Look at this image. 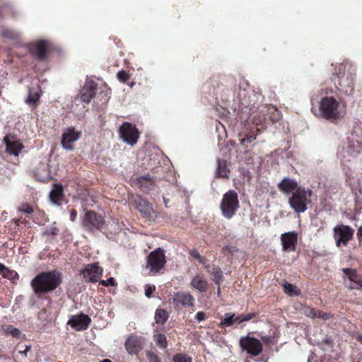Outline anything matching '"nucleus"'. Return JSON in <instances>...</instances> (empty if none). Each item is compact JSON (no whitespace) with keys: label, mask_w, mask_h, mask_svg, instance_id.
Returning <instances> with one entry per match:
<instances>
[{"label":"nucleus","mask_w":362,"mask_h":362,"mask_svg":"<svg viewBox=\"0 0 362 362\" xmlns=\"http://www.w3.org/2000/svg\"><path fill=\"white\" fill-rule=\"evenodd\" d=\"M318 117L332 124H338L346 115L347 107L345 102L333 96H325L319 102Z\"/></svg>","instance_id":"obj_1"},{"label":"nucleus","mask_w":362,"mask_h":362,"mask_svg":"<svg viewBox=\"0 0 362 362\" xmlns=\"http://www.w3.org/2000/svg\"><path fill=\"white\" fill-rule=\"evenodd\" d=\"M62 282V274L57 269L42 272L37 274L30 285L35 294L41 298L42 296L54 291Z\"/></svg>","instance_id":"obj_2"},{"label":"nucleus","mask_w":362,"mask_h":362,"mask_svg":"<svg viewBox=\"0 0 362 362\" xmlns=\"http://www.w3.org/2000/svg\"><path fill=\"white\" fill-rule=\"evenodd\" d=\"M356 69L351 65L339 64L336 69V74L332 78L336 88L346 95H351L354 92V80Z\"/></svg>","instance_id":"obj_3"},{"label":"nucleus","mask_w":362,"mask_h":362,"mask_svg":"<svg viewBox=\"0 0 362 362\" xmlns=\"http://www.w3.org/2000/svg\"><path fill=\"white\" fill-rule=\"evenodd\" d=\"M312 191L305 187H300L293 192L288 198V204L296 213H303L308 209V206L311 203Z\"/></svg>","instance_id":"obj_4"},{"label":"nucleus","mask_w":362,"mask_h":362,"mask_svg":"<svg viewBox=\"0 0 362 362\" xmlns=\"http://www.w3.org/2000/svg\"><path fill=\"white\" fill-rule=\"evenodd\" d=\"M106 221L105 217L94 210H86L81 217V226L83 229L90 233L102 231L105 228Z\"/></svg>","instance_id":"obj_5"},{"label":"nucleus","mask_w":362,"mask_h":362,"mask_svg":"<svg viewBox=\"0 0 362 362\" xmlns=\"http://www.w3.org/2000/svg\"><path fill=\"white\" fill-rule=\"evenodd\" d=\"M240 208V202L238 193L230 189L223 195L220 203V209L223 217L230 219L236 214Z\"/></svg>","instance_id":"obj_6"},{"label":"nucleus","mask_w":362,"mask_h":362,"mask_svg":"<svg viewBox=\"0 0 362 362\" xmlns=\"http://www.w3.org/2000/svg\"><path fill=\"white\" fill-rule=\"evenodd\" d=\"M240 346L243 351L251 356H257L263 351V344L257 338L247 335L240 339Z\"/></svg>","instance_id":"obj_7"},{"label":"nucleus","mask_w":362,"mask_h":362,"mask_svg":"<svg viewBox=\"0 0 362 362\" xmlns=\"http://www.w3.org/2000/svg\"><path fill=\"white\" fill-rule=\"evenodd\" d=\"M166 263L164 251L157 248L150 252L147 257L146 267L153 274L158 273Z\"/></svg>","instance_id":"obj_8"},{"label":"nucleus","mask_w":362,"mask_h":362,"mask_svg":"<svg viewBox=\"0 0 362 362\" xmlns=\"http://www.w3.org/2000/svg\"><path fill=\"white\" fill-rule=\"evenodd\" d=\"M120 137L131 146L136 144L139 137V132L135 124L128 122H124L119 129Z\"/></svg>","instance_id":"obj_9"},{"label":"nucleus","mask_w":362,"mask_h":362,"mask_svg":"<svg viewBox=\"0 0 362 362\" xmlns=\"http://www.w3.org/2000/svg\"><path fill=\"white\" fill-rule=\"evenodd\" d=\"M51 49V45L45 40H40L29 46L30 53L38 61L47 59Z\"/></svg>","instance_id":"obj_10"},{"label":"nucleus","mask_w":362,"mask_h":362,"mask_svg":"<svg viewBox=\"0 0 362 362\" xmlns=\"http://www.w3.org/2000/svg\"><path fill=\"white\" fill-rule=\"evenodd\" d=\"M129 199L130 204L134 206L143 217L149 220L154 218L155 211L146 200L142 199L139 195H132Z\"/></svg>","instance_id":"obj_11"},{"label":"nucleus","mask_w":362,"mask_h":362,"mask_svg":"<svg viewBox=\"0 0 362 362\" xmlns=\"http://www.w3.org/2000/svg\"><path fill=\"white\" fill-rule=\"evenodd\" d=\"M354 234V230L349 226L339 225L334 228V238L337 247L341 245L346 246L349 240H351Z\"/></svg>","instance_id":"obj_12"},{"label":"nucleus","mask_w":362,"mask_h":362,"mask_svg":"<svg viewBox=\"0 0 362 362\" xmlns=\"http://www.w3.org/2000/svg\"><path fill=\"white\" fill-rule=\"evenodd\" d=\"M103 269L98 266V263L88 264L81 273L86 281L96 283L103 275Z\"/></svg>","instance_id":"obj_13"},{"label":"nucleus","mask_w":362,"mask_h":362,"mask_svg":"<svg viewBox=\"0 0 362 362\" xmlns=\"http://www.w3.org/2000/svg\"><path fill=\"white\" fill-rule=\"evenodd\" d=\"M173 301L175 309H180L183 307H192L194 305L195 299L192 295L187 291H178L174 293Z\"/></svg>","instance_id":"obj_14"},{"label":"nucleus","mask_w":362,"mask_h":362,"mask_svg":"<svg viewBox=\"0 0 362 362\" xmlns=\"http://www.w3.org/2000/svg\"><path fill=\"white\" fill-rule=\"evenodd\" d=\"M91 323L90 317L84 314L80 313L78 315H71L67 322V325H70L76 331L86 330Z\"/></svg>","instance_id":"obj_15"},{"label":"nucleus","mask_w":362,"mask_h":362,"mask_svg":"<svg viewBox=\"0 0 362 362\" xmlns=\"http://www.w3.org/2000/svg\"><path fill=\"white\" fill-rule=\"evenodd\" d=\"M81 135V132L76 131L74 127H68L62 135V146L66 150H73L72 144L76 141Z\"/></svg>","instance_id":"obj_16"},{"label":"nucleus","mask_w":362,"mask_h":362,"mask_svg":"<svg viewBox=\"0 0 362 362\" xmlns=\"http://www.w3.org/2000/svg\"><path fill=\"white\" fill-rule=\"evenodd\" d=\"M144 341L141 337L129 336L125 341L124 347L127 353L132 356L137 355L143 349Z\"/></svg>","instance_id":"obj_17"},{"label":"nucleus","mask_w":362,"mask_h":362,"mask_svg":"<svg viewBox=\"0 0 362 362\" xmlns=\"http://www.w3.org/2000/svg\"><path fill=\"white\" fill-rule=\"evenodd\" d=\"M4 143L6 146V152L11 156H18L24 147L19 140L14 139V137L11 134L4 136Z\"/></svg>","instance_id":"obj_18"},{"label":"nucleus","mask_w":362,"mask_h":362,"mask_svg":"<svg viewBox=\"0 0 362 362\" xmlns=\"http://www.w3.org/2000/svg\"><path fill=\"white\" fill-rule=\"evenodd\" d=\"M341 272L346 276L348 279L356 284L346 286L349 290H362V275L358 273L356 269L351 268H342Z\"/></svg>","instance_id":"obj_19"},{"label":"nucleus","mask_w":362,"mask_h":362,"mask_svg":"<svg viewBox=\"0 0 362 362\" xmlns=\"http://www.w3.org/2000/svg\"><path fill=\"white\" fill-rule=\"evenodd\" d=\"M98 90V85L93 81H89L83 87L80 92V97L82 102L89 103L91 99L94 98Z\"/></svg>","instance_id":"obj_20"},{"label":"nucleus","mask_w":362,"mask_h":362,"mask_svg":"<svg viewBox=\"0 0 362 362\" xmlns=\"http://www.w3.org/2000/svg\"><path fill=\"white\" fill-rule=\"evenodd\" d=\"M282 247L284 251H295L298 243V235L295 231L288 232L281 235Z\"/></svg>","instance_id":"obj_21"},{"label":"nucleus","mask_w":362,"mask_h":362,"mask_svg":"<svg viewBox=\"0 0 362 362\" xmlns=\"http://www.w3.org/2000/svg\"><path fill=\"white\" fill-rule=\"evenodd\" d=\"M277 187L283 194L288 195L296 192L300 186H298V183L296 180L285 177L277 185Z\"/></svg>","instance_id":"obj_22"},{"label":"nucleus","mask_w":362,"mask_h":362,"mask_svg":"<svg viewBox=\"0 0 362 362\" xmlns=\"http://www.w3.org/2000/svg\"><path fill=\"white\" fill-rule=\"evenodd\" d=\"M111 90L107 87V84L104 83L100 87V91L96 93L95 96L94 103L100 107H103L106 105L109 99L110 98Z\"/></svg>","instance_id":"obj_23"},{"label":"nucleus","mask_w":362,"mask_h":362,"mask_svg":"<svg viewBox=\"0 0 362 362\" xmlns=\"http://www.w3.org/2000/svg\"><path fill=\"white\" fill-rule=\"evenodd\" d=\"M64 199V188L62 183H55L53 189L49 193V199L51 202L57 206H61Z\"/></svg>","instance_id":"obj_24"},{"label":"nucleus","mask_w":362,"mask_h":362,"mask_svg":"<svg viewBox=\"0 0 362 362\" xmlns=\"http://www.w3.org/2000/svg\"><path fill=\"white\" fill-rule=\"evenodd\" d=\"M207 272L211 276V279L216 285H219L223 281V274L221 269L215 264H207L204 266Z\"/></svg>","instance_id":"obj_25"},{"label":"nucleus","mask_w":362,"mask_h":362,"mask_svg":"<svg viewBox=\"0 0 362 362\" xmlns=\"http://www.w3.org/2000/svg\"><path fill=\"white\" fill-rule=\"evenodd\" d=\"M137 184L144 192H148L155 188L156 180L150 175H145L137 178Z\"/></svg>","instance_id":"obj_26"},{"label":"nucleus","mask_w":362,"mask_h":362,"mask_svg":"<svg viewBox=\"0 0 362 362\" xmlns=\"http://www.w3.org/2000/svg\"><path fill=\"white\" fill-rule=\"evenodd\" d=\"M190 286L192 288L199 291V292L204 293L207 291L209 283L202 276L196 275L191 280Z\"/></svg>","instance_id":"obj_27"},{"label":"nucleus","mask_w":362,"mask_h":362,"mask_svg":"<svg viewBox=\"0 0 362 362\" xmlns=\"http://www.w3.org/2000/svg\"><path fill=\"white\" fill-rule=\"evenodd\" d=\"M230 170L228 167L226 160L218 159L217 160V168L216 175L217 177L228 178Z\"/></svg>","instance_id":"obj_28"},{"label":"nucleus","mask_w":362,"mask_h":362,"mask_svg":"<svg viewBox=\"0 0 362 362\" xmlns=\"http://www.w3.org/2000/svg\"><path fill=\"white\" fill-rule=\"evenodd\" d=\"M236 322L239 324L238 315L236 316L235 313H227L225 314V317L221 320L219 327H228L233 326Z\"/></svg>","instance_id":"obj_29"},{"label":"nucleus","mask_w":362,"mask_h":362,"mask_svg":"<svg viewBox=\"0 0 362 362\" xmlns=\"http://www.w3.org/2000/svg\"><path fill=\"white\" fill-rule=\"evenodd\" d=\"M271 109L274 108L266 106L262 107V109L259 112V115H255L253 117V124L256 126L262 125L267 120V116Z\"/></svg>","instance_id":"obj_30"},{"label":"nucleus","mask_w":362,"mask_h":362,"mask_svg":"<svg viewBox=\"0 0 362 362\" xmlns=\"http://www.w3.org/2000/svg\"><path fill=\"white\" fill-rule=\"evenodd\" d=\"M260 132V129L259 128H256V133L254 134L253 132H249V133H247V134H245V133H240L238 134V138H239V140L240 141V144L242 146H245L246 147H247V145L246 144V143H251L252 141H253L254 140L256 139V136L257 134H259Z\"/></svg>","instance_id":"obj_31"},{"label":"nucleus","mask_w":362,"mask_h":362,"mask_svg":"<svg viewBox=\"0 0 362 362\" xmlns=\"http://www.w3.org/2000/svg\"><path fill=\"white\" fill-rule=\"evenodd\" d=\"M169 317V313L162 308H157L155 312V322L158 325H163Z\"/></svg>","instance_id":"obj_32"},{"label":"nucleus","mask_w":362,"mask_h":362,"mask_svg":"<svg viewBox=\"0 0 362 362\" xmlns=\"http://www.w3.org/2000/svg\"><path fill=\"white\" fill-rule=\"evenodd\" d=\"M153 340L158 348L161 349H167L168 340L164 334L154 333Z\"/></svg>","instance_id":"obj_33"},{"label":"nucleus","mask_w":362,"mask_h":362,"mask_svg":"<svg viewBox=\"0 0 362 362\" xmlns=\"http://www.w3.org/2000/svg\"><path fill=\"white\" fill-rule=\"evenodd\" d=\"M0 274L4 278L8 279H14L18 278V273L14 270H11L5 265L0 263Z\"/></svg>","instance_id":"obj_34"},{"label":"nucleus","mask_w":362,"mask_h":362,"mask_svg":"<svg viewBox=\"0 0 362 362\" xmlns=\"http://www.w3.org/2000/svg\"><path fill=\"white\" fill-rule=\"evenodd\" d=\"M284 291L291 296H299L300 294V290L298 289L297 286L290 283H286L284 285Z\"/></svg>","instance_id":"obj_35"},{"label":"nucleus","mask_w":362,"mask_h":362,"mask_svg":"<svg viewBox=\"0 0 362 362\" xmlns=\"http://www.w3.org/2000/svg\"><path fill=\"white\" fill-rule=\"evenodd\" d=\"M40 98V95L38 92H33V89L30 88L26 103L30 105L35 106Z\"/></svg>","instance_id":"obj_36"},{"label":"nucleus","mask_w":362,"mask_h":362,"mask_svg":"<svg viewBox=\"0 0 362 362\" xmlns=\"http://www.w3.org/2000/svg\"><path fill=\"white\" fill-rule=\"evenodd\" d=\"M18 211L25 214L27 217H30V216L34 212V208L28 202H23L18 207Z\"/></svg>","instance_id":"obj_37"},{"label":"nucleus","mask_w":362,"mask_h":362,"mask_svg":"<svg viewBox=\"0 0 362 362\" xmlns=\"http://www.w3.org/2000/svg\"><path fill=\"white\" fill-rule=\"evenodd\" d=\"M189 255L193 259H197L200 264L203 265H206V259L204 256L201 255L199 251L196 249H192L189 252Z\"/></svg>","instance_id":"obj_38"},{"label":"nucleus","mask_w":362,"mask_h":362,"mask_svg":"<svg viewBox=\"0 0 362 362\" xmlns=\"http://www.w3.org/2000/svg\"><path fill=\"white\" fill-rule=\"evenodd\" d=\"M173 362H192V358L185 354H176L173 357Z\"/></svg>","instance_id":"obj_39"},{"label":"nucleus","mask_w":362,"mask_h":362,"mask_svg":"<svg viewBox=\"0 0 362 362\" xmlns=\"http://www.w3.org/2000/svg\"><path fill=\"white\" fill-rule=\"evenodd\" d=\"M236 78L234 76L229 75L223 78V83L228 89H232L235 86Z\"/></svg>","instance_id":"obj_40"},{"label":"nucleus","mask_w":362,"mask_h":362,"mask_svg":"<svg viewBox=\"0 0 362 362\" xmlns=\"http://www.w3.org/2000/svg\"><path fill=\"white\" fill-rule=\"evenodd\" d=\"M257 315H258V314L257 313H248L246 315L241 314V315H238L239 324H240L243 322L249 321V320L256 317Z\"/></svg>","instance_id":"obj_41"},{"label":"nucleus","mask_w":362,"mask_h":362,"mask_svg":"<svg viewBox=\"0 0 362 362\" xmlns=\"http://www.w3.org/2000/svg\"><path fill=\"white\" fill-rule=\"evenodd\" d=\"M5 332L6 334L11 335L13 337H18L20 336V330L12 325L6 327Z\"/></svg>","instance_id":"obj_42"},{"label":"nucleus","mask_w":362,"mask_h":362,"mask_svg":"<svg viewBox=\"0 0 362 362\" xmlns=\"http://www.w3.org/2000/svg\"><path fill=\"white\" fill-rule=\"evenodd\" d=\"M1 35L5 38L11 40H14L18 37V35L13 30L10 29H4L1 31Z\"/></svg>","instance_id":"obj_43"},{"label":"nucleus","mask_w":362,"mask_h":362,"mask_svg":"<svg viewBox=\"0 0 362 362\" xmlns=\"http://www.w3.org/2000/svg\"><path fill=\"white\" fill-rule=\"evenodd\" d=\"M303 313L307 317H309L311 318H315L316 314H317V310H315V308H310L309 306H305L303 309Z\"/></svg>","instance_id":"obj_44"},{"label":"nucleus","mask_w":362,"mask_h":362,"mask_svg":"<svg viewBox=\"0 0 362 362\" xmlns=\"http://www.w3.org/2000/svg\"><path fill=\"white\" fill-rule=\"evenodd\" d=\"M59 233V228L55 226H52L49 228H47L43 232L42 235L44 236H55Z\"/></svg>","instance_id":"obj_45"},{"label":"nucleus","mask_w":362,"mask_h":362,"mask_svg":"<svg viewBox=\"0 0 362 362\" xmlns=\"http://www.w3.org/2000/svg\"><path fill=\"white\" fill-rule=\"evenodd\" d=\"M117 76L118 80L123 83L127 82L130 78V75L129 74V73L124 70L119 71L117 73Z\"/></svg>","instance_id":"obj_46"},{"label":"nucleus","mask_w":362,"mask_h":362,"mask_svg":"<svg viewBox=\"0 0 362 362\" xmlns=\"http://www.w3.org/2000/svg\"><path fill=\"white\" fill-rule=\"evenodd\" d=\"M316 317L319 318V319L324 320H327L332 318L333 315H332L329 313H326V312H324L322 310H317Z\"/></svg>","instance_id":"obj_47"},{"label":"nucleus","mask_w":362,"mask_h":362,"mask_svg":"<svg viewBox=\"0 0 362 362\" xmlns=\"http://www.w3.org/2000/svg\"><path fill=\"white\" fill-rule=\"evenodd\" d=\"M100 284L103 285V286H117V283L115 281V279L113 277H110L107 279V280H100L99 281Z\"/></svg>","instance_id":"obj_48"},{"label":"nucleus","mask_w":362,"mask_h":362,"mask_svg":"<svg viewBox=\"0 0 362 362\" xmlns=\"http://www.w3.org/2000/svg\"><path fill=\"white\" fill-rule=\"evenodd\" d=\"M155 291L156 286L154 285L146 284L145 286V296L147 298H151Z\"/></svg>","instance_id":"obj_49"},{"label":"nucleus","mask_w":362,"mask_h":362,"mask_svg":"<svg viewBox=\"0 0 362 362\" xmlns=\"http://www.w3.org/2000/svg\"><path fill=\"white\" fill-rule=\"evenodd\" d=\"M146 356L148 362H160L158 356L152 351H148L146 353Z\"/></svg>","instance_id":"obj_50"},{"label":"nucleus","mask_w":362,"mask_h":362,"mask_svg":"<svg viewBox=\"0 0 362 362\" xmlns=\"http://www.w3.org/2000/svg\"><path fill=\"white\" fill-rule=\"evenodd\" d=\"M41 170L40 168L36 169L35 172V177L38 180H40L43 182H47L49 180V175H47V176H42L40 174V170Z\"/></svg>","instance_id":"obj_51"},{"label":"nucleus","mask_w":362,"mask_h":362,"mask_svg":"<svg viewBox=\"0 0 362 362\" xmlns=\"http://www.w3.org/2000/svg\"><path fill=\"white\" fill-rule=\"evenodd\" d=\"M263 342L266 344H275L274 337L272 336H264L261 337Z\"/></svg>","instance_id":"obj_52"},{"label":"nucleus","mask_w":362,"mask_h":362,"mask_svg":"<svg viewBox=\"0 0 362 362\" xmlns=\"http://www.w3.org/2000/svg\"><path fill=\"white\" fill-rule=\"evenodd\" d=\"M207 318L206 317V315L204 312H202V311H199L198 312L196 315H195V319L198 321V322H202V321H204Z\"/></svg>","instance_id":"obj_53"},{"label":"nucleus","mask_w":362,"mask_h":362,"mask_svg":"<svg viewBox=\"0 0 362 362\" xmlns=\"http://www.w3.org/2000/svg\"><path fill=\"white\" fill-rule=\"evenodd\" d=\"M308 362H318L317 356L314 353L310 354L308 358Z\"/></svg>","instance_id":"obj_54"},{"label":"nucleus","mask_w":362,"mask_h":362,"mask_svg":"<svg viewBox=\"0 0 362 362\" xmlns=\"http://www.w3.org/2000/svg\"><path fill=\"white\" fill-rule=\"evenodd\" d=\"M76 216H77V211L76 209H71V212H70V220L71 221H74L76 218Z\"/></svg>","instance_id":"obj_55"},{"label":"nucleus","mask_w":362,"mask_h":362,"mask_svg":"<svg viewBox=\"0 0 362 362\" xmlns=\"http://www.w3.org/2000/svg\"><path fill=\"white\" fill-rule=\"evenodd\" d=\"M354 338L356 339V340L357 341H358L361 344H362V334H361L360 333H357L354 336Z\"/></svg>","instance_id":"obj_56"},{"label":"nucleus","mask_w":362,"mask_h":362,"mask_svg":"<svg viewBox=\"0 0 362 362\" xmlns=\"http://www.w3.org/2000/svg\"><path fill=\"white\" fill-rule=\"evenodd\" d=\"M30 350V346H26L24 351H21L20 354H23L24 356L27 355V352Z\"/></svg>","instance_id":"obj_57"},{"label":"nucleus","mask_w":362,"mask_h":362,"mask_svg":"<svg viewBox=\"0 0 362 362\" xmlns=\"http://www.w3.org/2000/svg\"><path fill=\"white\" fill-rule=\"evenodd\" d=\"M13 221L16 226H18L20 225V223H22L21 218H15Z\"/></svg>","instance_id":"obj_58"},{"label":"nucleus","mask_w":362,"mask_h":362,"mask_svg":"<svg viewBox=\"0 0 362 362\" xmlns=\"http://www.w3.org/2000/svg\"><path fill=\"white\" fill-rule=\"evenodd\" d=\"M357 235L358 236V238H362V226L359 227V228L358 230Z\"/></svg>","instance_id":"obj_59"},{"label":"nucleus","mask_w":362,"mask_h":362,"mask_svg":"<svg viewBox=\"0 0 362 362\" xmlns=\"http://www.w3.org/2000/svg\"><path fill=\"white\" fill-rule=\"evenodd\" d=\"M217 286H218V288H217V295H218V296H220V295H221V284L217 285Z\"/></svg>","instance_id":"obj_60"},{"label":"nucleus","mask_w":362,"mask_h":362,"mask_svg":"<svg viewBox=\"0 0 362 362\" xmlns=\"http://www.w3.org/2000/svg\"><path fill=\"white\" fill-rule=\"evenodd\" d=\"M100 362H112V361L108 358H105V359H103V361H101Z\"/></svg>","instance_id":"obj_61"},{"label":"nucleus","mask_w":362,"mask_h":362,"mask_svg":"<svg viewBox=\"0 0 362 362\" xmlns=\"http://www.w3.org/2000/svg\"><path fill=\"white\" fill-rule=\"evenodd\" d=\"M42 171H44V172H46V171H47L45 166L42 165Z\"/></svg>","instance_id":"obj_62"},{"label":"nucleus","mask_w":362,"mask_h":362,"mask_svg":"<svg viewBox=\"0 0 362 362\" xmlns=\"http://www.w3.org/2000/svg\"><path fill=\"white\" fill-rule=\"evenodd\" d=\"M1 95V91L0 90V96Z\"/></svg>","instance_id":"obj_63"}]
</instances>
